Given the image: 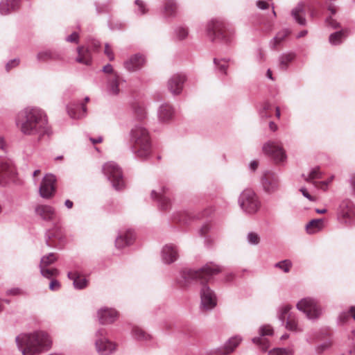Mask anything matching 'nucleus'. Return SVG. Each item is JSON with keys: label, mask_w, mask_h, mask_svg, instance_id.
<instances>
[{"label": "nucleus", "mask_w": 355, "mask_h": 355, "mask_svg": "<svg viewBox=\"0 0 355 355\" xmlns=\"http://www.w3.org/2000/svg\"><path fill=\"white\" fill-rule=\"evenodd\" d=\"M221 271L219 266L212 262L205 264L198 270L184 269L180 271L177 283L180 287L187 286L192 281H199L201 284L200 289V309L210 311L217 305V297L215 292L206 284L211 277Z\"/></svg>", "instance_id": "obj_1"}, {"label": "nucleus", "mask_w": 355, "mask_h": 355, "mask_svg": "<svg viewBox=\"0 0 355 355\" xmlns=\"http://www.w3.org/2000/svg\"><path fill=\"white\" fill-rule=\"evenodd\" d=\"M15 123L23 135H37L38 140L52 133L46 114L38 107L28 106L20 110L16 115Z\"/></svg>", "instance_id": "obj_2"}, {"label": "nucleus", "mask_w": 355, "mask_h": 355, "mask_svg": "<svg viewBox=\"0 0 355 355\" xmlns=\"http://www.w3.org/2000/svg\"><path fill=\"white\" fill-rule=\"evenodd\" d=\"M15 343L22 355H39L48 351L52 344L49 335L40 330L19 334Z\"/></svg>", "instance_id": "obj_3"}, {"label": "nucleus", "mask_w": 355, "mask_h": 355, "mask_svg": "<svg viewBox=\"0 0 355 355\" xmlns=\"http://www.w3.org/2000/svg\"><path fill=\"white\" fill-rule=\"evenodd\" d=\"M130 149L137 159H147L151 153V141L148 130L141 124L132 126L129 133Z\"/></svg>", "instance_id": "obj_4"}, {"label": "nucleus", "mask_w": 355, "mask_h": 355, "mask_svg": "<svg viewBox=\"0 0 355 355\" xmlns=\"http://www.w3.org/2000/svg\"><path fill=\"white\" fill-rule=\"evenodd\" d=\"M207 37L211 42L220 41L230 44L234 40L235 30L220 19H212L206 26Z\"/></svg>", "instance_id": "obj_5"}, {"label": "nucleus", "mask_w": 355, "mask_h": 355, "mask_svg": "<svg viewBox=\"0 0 355 355\" xmlns=\"http://www.w3.org/2000/svg\"><path fill=\"white\" fill-rule=\"evenodd\" d=\"M102 171L112 184V187L120 191L125 187L123 172L121 167L114 162H108L103 165Z\"/></svg>", "instance_id": "obj_6"}, {"label": "nucleus", "mask_w": 355, "mask_h": 355, "mask_svg": "<svg viewBox=\"0 0 355 355\" xmlns=\"http://www.w3.org/2000/svg\"><path fill=\"white\" fill-rule=\"evenodd\" d=\"M239 205L245 214L252 215L259 210L261 203L254 191L245 189L239 196Z\"/></svg>", "instance_id": "obj_7"}, {"label": "nucleus", "mask_w": 355, "mask_h": 355, "mask_svg": "<svg viewBox=\"0 0 355 355\" xmlns=\"http://www.w3.org/2000/svg\"><path fill=\"white\" fill-rule=\"evenodd\" d=\"M95 348L100 355H110L116 349V345L107 338V330L98 329L95 334Z\"/></svg>", "instance_id": "obj_8"}, {"label": "nucleus", "mask_w": 355, "mask_h": 355, "mask_svg": "<svg viewBox=\"0 0 355 355\" xmlns=\"http://www.w3.org/2000/svg\"><path fill=\"white\" fill-rule=\"evenodd\" d=\"M297 309L303 312L309 320H316L322 313V310L318 301L312 297H304L296 304Z\"/></svg>", "instance_id": "obj_9"}, {"label": "nucleus", "mask_w": 355, "mask_h": 355, "mask_svg": "<svg viewBox=\"0 0 355 355\" xmlns=\"http://www.w3.org/2000/svg\"><path fill=\"white\" fill-rule=\"evenodd\" d=\"M262 150L275 164L284 163L286 160V152L277 142L269 141L263 144Z\"/></svg>", "instance_id": "obj_10"}, {"label": "nucleus", "mask_w": 355, "mask_h": 355, "mask_svg": "<svg viewBox=\"0 0 355 355\" xmlns=\"http://www.w3.org/2000/svg\"><path fill=\"white\" fill-rule=\"evenodd\" d=\"M338 218L341 223L351 224L354 222L355 215V205L349 199L343 200L338 210Z\"/></svg>", "instance_id": "obj_11"}, {"label": "nucleus", "mask_w": 355, "mask_h": 355, "mask_svg": "<svg viewBox=\"0 0 355 355\" xmlns=\"http://www.w3.org/2000/svg\"><path fill=\"white\" fill-rule=\"evenodd\" d=\"M150 196L151 198L157 202L160 209L167 210L171 207L168 189L166 185H162L157 189L152 190Z\"/></svg>", "instance_id": "obj_12"}, {"label": "nucleus", "mask_w": 355, "mask_h": 355, "mask_svg": "<svg viewBox=\"0 0 355 355\" xmlns=\"http://www.w3.org/2000/svg\"><path fill=\"white\" fill-rule=\"evenodd\" d=\"M261 184L263 190L269 194L275 193L279 189V178L272 171H267L263 174Z\"/></svg>", "instance_id": "obj_13"}, {"label": "nucleus", "mask_w": 355, "mask_h": 355, "mask_svg": "<svg viewBox=\"0 0 355 355\" xmlns=\"http://www.w3.org/2000/svg\"><path fill=\"white\" fill-rule=\"evenodd\" d=\"M45 241L49 247L61 248L64 242V235L61 230L55 227L51 230H48L45 235Z\"/></svg>", "instance_id": "obj_14"}, {"label": "nucleus", "mask_w": 355, "mask_h": 355, "mask_svg": "<svg viewBox=\"0 0 355 355\" xmlns=\"http://www.w3.org/2000/svg\"><path fill=\"white\" fill-rule=\"evenodd\" d=\"M55 182L56 178L52 174H48L44 177L39 189L40 194L42 198H49L53 195Z\"/></svg>", "instance_id": "obj_15"}, {"label": "nucleus", "mask_w": 355, "mask_h": 355, "mask_svg": "<svg viewBox=\"0 0 355 355\" xmlns=\"http://www.w3.org/2000/svg\"><path fill=\"white\" fill-rule=\"evenodd\" d=\"M186 81V76L184 74L176 73L173 75L168 80L167 87L173 95L180 94Z\"/></svg>", "instance_id": "obj_16"}, {"label": "nucleus", "mask_w": 355, "mask_h": 355, "mask_svg": "<svg viewBox=\"0 0 355 355\" xmlns=\"http://www.w3.org/2000/svg\"><path fill=\"white\" fill-rule=\"evenodd\" d=\"M273 334V329L270 325H263L259 328V337H254L252 341L260 346L263 352H266L270 346L269 340L263 338L265 336H271Z\"/></svg>", "instance_id": "obj_17"}, {"label": "nucleus", "mask_w": 355, "mask_h": 355, "mask_svg": "<svg viewBox=\"0 0 355 355\" xmlns=\"http://www.w3.org/2000/svg\"><path fill=\"white\" fill-rule=\"evenodd\" d=\"M146 62L145 58L140 53H136L130 56L123 62L124 68L130 71L135 72L140 70Z\"/></svg>", "instance_id": "obj_18"}, {"label": "nucleus", "mask_w": 355, "mask_h": 355, "mask_svg": "<svg viewBox=\"0 0 355 355\" xmlns=\"http://www.w3.org/2000/svg\"><path fill=\"white\" fill-rule=\"evenodd\" d=\"M97 318L101 324H109L116 320L118 313L112 308L102 307L97 311Z\"/></svg>", "instance_id": "obj_19"}, {"label": "nucleus", "mask_w": 355, "mask_h": 355, "mask_svg": "<svg viewBox=\"0 0 355 355\" xmlns=\"http://www.w3.org/2000/svg\"><path fill=\"white\" fill-rule=\"evenodd\" d=\"M179 257L178 250L173 244L165 245L161 251L162 260L164 263L171 264L175 262Z\"/></svg>", "instance_id": "obj_20"}, {"label": "nucleus", "mask_w": 355, "mask_h": 355, "mask_svg": "<svg viewBox=\"0 0 355 355\" xmlns=\"http://www.w3.org/2000/svg\"><path fill=\"white\" fill-rule=\"evenodd\" d=\"M37 59L39 62L61 61L64 60V55L60 50L45 49L38 52Z\"/></svg>", "instance_id": "obj_21"}, {"label": "nucleus", "mask_w": 355, "mask_h": 355, "mask_svg": "<svg viewBox=\"0 0 355 355\" xmlns=\"http://www.w3.org/2000/svg\"><path fill=\"white\" fill-rule=\"evenodd\" d=\"M35 214L42 220L51 221L55 218L56 213L55 209L49 205H40L35 208Z\"/></svg>", "instance_id": "obj_22"}, {"label": "nucleus", "mask_w": 355, "mask_h": 355, "mask_svg": "<svg viewBox=\"0 0 355 355\" xmlns=\"http://www.w3.org/2000/svg\"><path fill=\"white\" fill-rule=\"evenodd\" d=\"M135 239V233L132 230H128L121 232L115 240V245L117 248H123L131 245Z\"/></svg>", "instance_id": "obj_23"}, {"label": "nucleus", "mask_w": 355, "mask_h": 355, "mask_svg": "<svg viewBox=\"0 0 355 355\" xmlns=\"http://www.w3.org/2000/svg\"><path fill=\"white\" fill-rule=\"evenodd\" d=\"M157 115L159 121L167 123L173 119L175 110L171 105L164 103L159 106Z\"/></svg>", "instance_id": "obj_24"}, {"label": "nucleus", "mask_w": 355, "mask_h": 355, "mask_svg": "<svg viewBox=\"0 0 355 355\" xmlns=\"http://www.w3.org/2000/svg\"><path fill=\"white\" fill-rule=\"evenodd\" d=\"M67 277L73 281V285L76 289L82 290L88 285V280L85 276L81 275L78 271L69 272Z\"/></svg>", "instance_id": "obj_25"}, {"label": "nucleus", "mask_w": 355, "mask_h": 355, "mask_svg": "<svg viewBox=\"0 0 355 355\" xmlns=\"http://www.w3.org/2000/svg\"><path fill=\"white\" fill-rule=\"evenodd\" d=\"M119 81L120 77L116 74H112L107 79L106 91L110 96H116L119 94Z\"/></svg>", "instance_id": "obj_26"}, {"label": "nucleus", "mask_w": 355, "mask_h": 355, "mask_svg": "<svg viewBox=\"0 0 355 355\" xmlns=\"http://www.w3.org/2000/svg\"><path fill=\"white\" fill-rule=\"evenodd\" d=\"M67 112L72 119H80L83 117L87 112V107L83 103H73L67 105Z\"/></svg>", "instance_id": "obj_27"}, {"label": "nucleus", "mask_w": 355, "mask_h": 355, "mask_svg": "<svg viewBox=\"0 0 355 355\" xmlns=\"http://www.w3.org/2000/svg\"><path fill=\"white\" fill-rule=\"evenodd\" d=\"M242 341V338L239 336H235L230 338L224 345L223 349L219 352L221 355H228L233 352L234 349L239 345Z\"/></svg>", "instance_id": "obj_28"}, {"label": "nucleus", "mask_w": 355, "mask_h": 355, "mask_svg": "<svg viewBox=\"0 0 355 355\" xmlns=\"http://www.w3.org/2000/svg\"><path fill=\"white\" fill-rule=\"evenodd\" d=\"M291 15L295 21L301 26H304L306 24L305 18V10L303 3H299L296 7L291 10Z\"/></svg>", "instance_id": "obj_29"}, {"label": "nucleus", "mask_w": 355, "mask_h": 355, "mask_svg": "<svg viewBox=\"0 0 355 355\" xmlns=\"http://www.w3.org/2000/svg\"><path fill=\"white\" fill-rule=\"evenodd\" d=\"M19 0H1L0 2V14L6 15L18 9Z\"/></svg>", "instance_id": "obj_30"}, {"label": "nucleus", "mask_w": 355, "mask_h": 355, "mask_svg": "<svg viewBox=\"0 0 355 355\" xmlns=\"http://www.w3.org/2000/svg\"><path fill=\"white\" fill-rule=\"evenodd\" d=\"M78 56L76 60L81 64L89 65L92 61L91 52L87 48L80 46L77 49Z\"/></svg>", "instance_id": "obj_31"}, {"label": "nucleus", "mask_w": 355, "mask_h": 355, "mask_svg": "<svg viewBox=\"0 0 355 355\" xmlns=\"http://www.w3.org/2000/svg\"><path fill=\"white\" fill-rule=\"evenodd\" d=\"M348 30L342 29L339 31L331 33L329 37V42L331 45L340 44L347 37Z\"/></svg>", "instance_id": "obj_32"}, {"label": "nucleus", "mask_w": 355, "mask_h": 355, "mask_svg": "<svg viewBox=\"0 0 355 355\" xmlns=\"http://www.w3.org/2000/svg\"><path fill=\"white\" fill-rule=\"evenodd\" d=\"M284 325L287 330L291 331L302 332L303 331L298 324L297 318L293 314H288Z\"/></svg>", "instance_id": "obj_33"}, {"label": "nucleus", "mask_w": 355, "mask_h": 355, "mask_svg": "<svg viewBox=\"0 0 355 355\" xmlns=\"http://www.w3.org/2000/svg\"><path fill=\"white\" fill-rule=\"evenodd\" d=\"M323 228V219H313L306 225V230L308 234H313Z\"/></svg>", "instance_id": "obj_34"}, {"label": "nucleus", "mask_w": 355, "mask_h": 355, "mask_svg": "<svg viewBox=\"0 0 355 355\" xmlns=\"http://www.w3.org/2000/svg\"><path fill=\"white\" fill-rule=\"evenodd\" d=\"M177 10L178 5L175 0H166L164 5V14L166 17H174Z\"/></svg>", "instance_id": "obj_35"}, {"label": "nucleus", "mask_w": 355, "mask_h": 355, "mask_svg": "<svg viewBox=\"0 0 355 355\" xmlns=\"http://www.w3.org/2000/svg\"><path fill=\"white\" fill-rule=\"evenodd\" d=\"M132 337L141 342H147L151 339V336L139 327H134L132 329Z\"/></svg>", "instance_id": "obj_36"}, {"label": "nucleus", "mask_w": 355, "mask_h": 355, "mask_svg": "<svg viewBox=\"0 0 355 355\" xmlns=\"http://www.w3.org/2000/svg\"><path fill=\"white\" fill-rule=\"evenodd\" d=\"M295 57L293 53H282L279 57V67L282 70H286L289 64L294 60Z\"/></svg>", "instance_id": "obj_37"}, {"label": "nucleus", "mask_w": 355, "mask_h": 355, "mask_svg": "<svg viewBox=\"0 0 355 355\" xmlns=\"http://www.w3.org/2000/svg\"><path fill=\"white\" fill-rule=\"evenodd\" d=\"M289 34L288 31L282 30L277 33V35L270 40V46L275 49Z\"/></svg>", "instance_id": "obj_38"}, {"label": "nucleus", "mask_w": 355, "mask_h": 355, "mask_svg": "<svg viewBox=\"0 0 355 355\" xmlns=\"http://www.w3.org/2000/svg\"><path fill=\"white\" fill-rule=\"evenodd\" d=\"M230 59H214V63L216 67L217 71L223 75H227V70L228 68V62Z\"/></svg>", "instance_id": "obj_39"}, {"label": "nucleus", "mask_w": 355, "mask_h": 355, "mask_svg": "<svg viewBox=\"0 0 355 355\" xmlns=\"http://www.w3.org/2000/svg\"><path fill=\"white\" fill-rule=\"evenodd\" d=\"M292 306L290 304H284L279 306L277 309V318L281 321L282 324H284L286 321V318L288 315L289 311L291 309Z\"/></svg>", "instance_id": "obj_40"}, {"label": "nucleus", "mask_w": 355, "mask_h": 355, "mask_svg": "<svg viewBox=\"0 0 355 355\" xmlns=\"http://www.w3.org/2000/svg\"><path fill=\"white\" fill-rule=\"evenodd\" d=\"M58 259L57 254L51 252L46 255L43 256L41 258L40 267H48L51 264L55 262Z\"/></svg>", "instance_id": "obj_41"}, {"label": "nucleus", "mask_w": 355, "mask_h": 355, "mask_svg": "<svg viewBox=\"0 0 355 355\" xmlns=\"http://www.w3.org/2000/svg\"><path fill=\"white\" fill-rule=\"evenodd\" d=\"M9 174V166L3 159H0V184H3Z\"/></svg>", "instance_id": "obj_42"}, {"label": "nucleus", "mask_w": 355, "mask_h": 355, "mask_svg": "<svg viewBox=\"0 0 355 355\" xmlns=\"http://www.w3.org/2000/svg\"><path fill=\"white\" fill-rule=\"evenodd\" d=\"M41 275L47 279H51L53 277L59 275V271L56 268H48L47 267H40Z\"/></svg>", "instance_id": "obj_43"}, {"label": "nucleus", "mask_w": 355, "mask_h": 355, "mask_svg": "<svg viewBox=\"0 0 355 355\" xmlns=\"http://www.w3.org/2000/svg\"><path fill=\"white\" fill-rule=\"evenodd\" d=\"M304 180L306 182H312L315 179H320L322 177L321 172L320 171L319 167H315L311 168L307 175H302Z\"/></svg>", "instance_id": "obj_44"}, {"label": "nucleus", "mask_w": 355, "mask_h": 355, "mask_svg": "<svg viewBox=\"0 0 355 355\" xmlns=\"http://www.w3.org/2000/svg\"><path fill=\"white\" fill-rule=\"evenodd\" d=\"M135 4L136 6V8L135 9V12L137 15H143L148 12V9L147 8V6L143 1L135 0Z\"/></svg>", "instance_id": "obj_45"}, {"label": "nucleus", "mask_w": 355, "mask_h": 355, "mask_svg": "<svg viewBox=\"0 0 355 355\" xmlns=\"http://www.w3.org/2000/svg\"><path fill=\"white\" fill-rule=\"evenodd\" d=\"M272 110V105L268 103L264 102L261 107L259 109V115L262 119H267L271 116V113L270 110Z\"/></svg>", "instance_id": "obj_46"}, {"label": "nucleus", "mask_w": 355, "mask_h": 355, "mask_svg": "<svg viewBox=\"0 0 355 355\" xmlns=\"http://www.w3.org/2000/svg\"><path fill=\"white\" fill-rule=\"evenodd\" d=\"M275 267L287 273L291 270L292 267V262L289 259H285L276 263L275 264Z\"/></svg>", "instance_id": "obj_47"}, {"label": "nucleus", "mask_w": 355, "mask_h": 355, "mask_svg": "<svg viewBox=\"0 0 355 355\" xmlns=\"http://www.w3.org/2000/svg\"><path fill=\"white\" fill-rule=\"evenodd\" d=\"M293 352L290 348H274L268 352V355H293Z\"/></svg>", "instance_id": "obj_48"}, {"label": "nucleus", "mask_w": 355, "mask_h": 355, "mask_svg": "<svg viewBox=\"0 0 355 355\" xmlns=\"http://www.w3.org/2000/svg\"><path fill=\"white\" fill-rule=\"evenodd\" d=\"M246 239L248 243L252 245H257L260 243V236L254 232H248Z\"/></svg>", "instance_id": "obj_49"}, {"label": "nucleus", "mask_w": 355, "mask_h": 355, "mask_svg": "<svg viewBox=\"0 0 355 355\" xmlns=\"http://www.w3.org/2000/svg\"><path fill=\"white\" fill-rule=\"evenodd\" d=\"M178 38L180 40H184L188 36V30L183 26H178L175 30Z\"/></svg>", "instance_id": "obj_50"}, {"label": "nucleus", "mask_w": 355, "mask_h": 355, "mask_svg": "<svg viewBox=\"0 0 355 355\" xmlns=\"http://www.w3.org/2000/svg\"><path fill=\"white\" fill-rule=\"evenodd\" d=\"M331 345V343L329 340H326L319 345H318L315 347V351L318 354H322L327 349H328Z\"/></svg>", "instance_id": "obj_51"}, {"label": "nucleus", "mask_w": 355, "mask_h": 355, "mask_svg": "<svg viewBox=\"0 0 355 355\" xmlns=\"http://www.w3.org/2000/svg\"><path fill=\"white\" fill-rule=\"evenodd\" d=\"M135 113L137 119L140 121L146 118V112L144 107L141 106H137L135 107Z\"/></svg>", "instance_id": "obj_52"}, {"label": "nucleus", "mask_w": 355, "mask_h": 355, "mask_svg": "<svg viewBox=\"0 0 355 355\" xmlns=\"http://www.w3.org/2000/svg\"><path fill=\"white\" fill-rule=\"evenodd\" d=\"M336 0H325V4L327 6V10L331 12V15H334L337 12V6L334 4Z\"/></svg>", "instance_id": "obj_53"}, {"label": "nucleus", "mask_w": 355, "mask_h": 355, "mask_svg": "<svg viewBox=\"0 0 355 355\" xmlns=\"http://www.w3.org/2000/svg\"><path fill=\"white\" fill-rule=\"evenodd\" d=\"M325 24L327 26H330L332 28H338L340 27V23H338L336 19L332 18V15L325 19Z\"/></svg>", "instance_id": "obj_54"}, {"label": "nucleus", "mask_w": 355, "mask_h": 355, "mask_svg": "<svg viewBox=\"0 0 355 355\" xmlns=\"http://www.w3.org/2000/svg\"><path fill=\"white\" fill-rule=\"evenodd\" d=\"M78 39H79L78 33L77 32L74 31L71 35H68L65 40L68 42L77 44L78 42Z\"/></svg>", "instance_id": "obj_55"}, {"label": "nucleus", "mask_w": 355, "mask_h": 355, "mask_svg": "<svg viewBox=\"0 0 355 355\" xmlns=\"http://www.w3.org/2000/svg\"><path fill=\"white\" fill-rule=\"evenodd\" d=\"M60 283L55 279H51L49 284V289L52 291H58L60 288Z\"/></svg>", "instance_id": "obj_56"}, {"label": "nucleus", "mask_w": 355, "mask_h": 355, "mask_svg": "<svg viewBox=\"0 0 355 355\" xmlns=\"http://www.w3.org/2000/svg\"><path fill=\"white\" fill-rule=\"evenodd\" d=\"M19 60H18V59H13V60H10L9 62H7V64L6 65V71H9L12 68L17 67L19 64Z\"/></svg>", "instance_id": "obj_57"}, {"label": "nucleus", "mask_w": 355, "mask_h": 355, "mask_svg": "<svg viewBox=\"0 0 355 355\" xmlns=\"http://www.w3.org/2000/svg\"><path fill=\"white\" fill-rule=\"evenodd\" d=\"M104 53L107 56L108 59L110 61L114 60V55L113 51H112V49L108 44H105V45Z\"/></svg>", "instance_id": "obj_58"}, {"label": "nucleus", "mask_w": 355, "mask_h": 355, "mask_svg": "<svg viewBox=\"0 0 355 355\" xmlns=\"http://www.w3.org/2000/svg\"><path fill=\"white\" fill-rule=\"evenodd\" d=\"M300 191L302 193L304 197L307 198L310 201H315V199L312 196H311L307 191L306 189L304 187H302L300 189Z\"/></svg>", "instance_id": "obj_59"}, {"label": "nucleus", "mask_w": 355, "mask_h": 355, "mask_svg": "<svg viewBox=\"0 0 355 355\" xmlns=\"http://www.w3.org/2000/svg\"><path fill=\"white\" fill-rule=\"evenodd\" d=\"M210 230V225L209 224H205L202 226V227L199 230V234L201 236H204L207 234Z\"/></svg>", "instance_id": "obj_60"}, {"label": "nucleus", "mask_w": 355, "mask_h": 355, "mask_svg": "<svg viewBox=\"0 0 355 355\" xmlns=\"http://www.w3.org/2000/svg\"><path fill=\"white\" fill-rule=\"evenodd\" d=\"M256 6L261 10H265L269 7V3L262 0H258L256 2Z\"/></svg>", "instance_id": "obj_61"}, {"label": "nucleus", "mask_w": 355, "mask_h": 355, "mask_svg": "<svg viewBox=\"0 0 355 355\" xmlns=\"http://www.w3.org/2000/svg\"><path fill=\"white\" fill-rule=\"evenodd\" d=\"M349 317V313L343 312L339 315V319L342 322H345Z\"/></svg>", "instance_id": "obj_62"}, {"label": "nucleus", "mask_w": 355, "mask_h": 355, "mask_svg": "<svg viewBox=\"0 0 355 355\" xmlns=\"http://www.w3.org/2000/svg\"><path fill=\"white\" fill-rule=\"evenodd\" d=\"M349 182L352 191L355 192V174L351 175Z\"/></svg>", "instance_id": "obj_63"}, {"label": "nucleus", "mask_w": 355, "mask_h": 355, "mask_svg": "<svg viewBox=\"0 0 355 355\" xmlns=\"http://www.w3.org/2000/svg\"><path fill=\"white\" fill-rule=\"evenodd\" d=\"M103 71L106 73H112L113 72V67L110 64H107L103 67Z\"/></svg>", "instance_id": "obj_64"}]
</instances>
